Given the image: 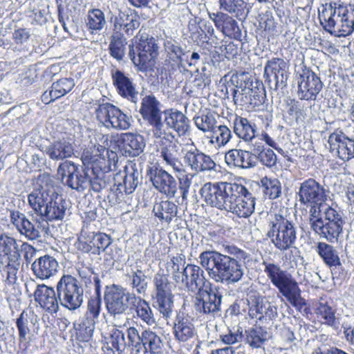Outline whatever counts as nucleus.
I'll list each match as a JSON object with an SVG mask.
<instances>
[{
    "label": "nucleus",
    "mask_w": 354,
    "mask_h": 354,
    "mask_svg": "<svg viewBox=\"0 0 354 354\" xmlns=\"http://www.w3.org/2000/svg\"><path fill=\"white\" fill-rule=\"evenodd\" d=\"M109 344L111 345V348H108V351L113 352V354H122L127 346L124 333L113 328L110 333Z\"/></svg>",
    "instance_id": "864d4df0"
},
{
    "label": "nucleus",
    "mask_w": 354,
    "mask_h": 354,
    "mask_svg": "<svg viewBox=\"0 0 354 354\" xmlns=\"http://www.w3.org/2000/svg\"><path fill=\"white\" fill-rule=\"evenodd\" d=\"M95 113L99 123L108 129L125 131L131 125V117L113 104H100Z\"/></svg>",
    "instance_id": "9d476101"
},
{
    "label": "nucleus",
    "mask_w": 354,
    "mask_h": 354,
    "mask_svg": "<svg viewBox=\"0 0 354 354\" xmlns=\"http://www.w3.org/2000/svg\"><path fill=\"white\" fill-rule=\"evenodd\" d=\"M165 121L169 128L174 129L180 136L185 135L189 130V120L180 111H171Z\"/></svg>",
    "instance_id": "a18cd8bd"
},
{
    "label": "nucleus",
    "mask_w": 354,
    "mask_h": 354,
    "mask_svg": "<svg viewBox=\"0 0 354 354\" xmlns=\"http://www.w3.org/2000/svg\"><path fill=\"white\" fill-rule=\"evenodd\" d=\"M66 210L64 201L62 196L55 192V196L51 197V200H49L39 216L45 221H61L65 216ZM47 225V223L45 222V225Z\"/></svg>",
    "instance_id": "c9c22d12"
},
{
    "label": "nucleus",
    "mask_w": 354,
    "mask_h": 354,
    "mask_svg": "<svg viewBox=\"0 0 354 354\" xmlns=\"http://www.w3.org/2000/svg\"><path fill=\"white\" fill-rule=\"evenodd\" d=\"M126 44L124 35L113 34L109 48L111 55L118 61L122 60L124 56Z\"/></svg>",
    "instance_id": "5fc2aeb1"
},
{
    "label": "nucleus",
    "mask_w": 354,
    "mask_h": 354,
    "mask_svg": "<svg viewBox=\"0 0 354 354\" xmlns=\"http://www.w3.org/2000/svg\"><path fill=\"white\" fill-rule=\"evenodd\" d=\"M183 171H174L179 181V188L182 194L183 200H186L192 184V178L189 174H187L184 165L182 166Z\"/></svg>",
    "instance_id": "69168bd1"
},
{
    "label": "nucleus",
    "mask_w": 354,
    "mask_h": 354,
    "mask_svg": "<svg viewBox=\"0 0 354 354\" xmlns=\"http://www.w3.org/2000/svg\"><path fill=\"white\" fill-rule=\"evenodd\" d=\"M57 176L62 183L77 191L82 192L89 187V176L81 172L78 165L73 162L61 163L57 169Z\"/></svg>",
    "instance_id": "dca6fc26"
},
{
    "label": "nucleus",
    "mask_w": 354,
    "mask_h": 354,
    "mask_svg": "<svg viewBox=\"0 0 354 354\" xmlns=\"http://www.w3.org/2000/svg\"><path fill=\"white\" fill-rule=\"evenodd\" d=\"M328 142L330 152L339 159L348 161L354 158V140L342 131L332 133L328 137Z\"/></svg>",
    "instance_id": "393cba45"
},
{
    "label": "nucleus",
    "mask_w": 354,
    "mask_h": 354,
    "mask_svg": "<svg viewBox=\"0 0 354 354\" xmlns=\"http://www.w3.org/2000/svg\"><path fill=\"white\" fill-rule=\"evenodd\" d=\"M184 163L196 173L215 171L216 165L212 157L199 150L192 142L182 149Z\"/></svg>",
    "instance_id": "ddd939ff"
},
{
    "label": "nucleus",
    "mask_w": 354,
    "mask_h": 354,
    "mask_svg": "<svg viewBox=\"0 0 354 354\" xmlns=\"http://www.w3.org/2000/svg\"><path fill=\"white\" fill-rule=\"evenodd\" d=\"M344 6L345 4L339 2H330L322 5L319 9V19L326 31L334 27L339 15L345 13Z\"/></svg>",
    "instance_id": "473e14b6"
},
{
    "label": "nucleus",
    "mask_w": 354,
    "mask_h": 354,
    "mask_svg": "<svg viewBox=\"0 0 354 354\" xmlns=\"http://www.w3.org/2000/svg\"><path fill=\"white\" fill-rule=\"evenodd\" d=\"M215 19V26L225 33L234 32L237 28L236 21L225 13L216 15Z\"/></svg>",
    "instance_id": "e2e57ef3"
},
{
    "label": "nucleus",
    "mask_w": 354,
    "mask_h": 354,
    "mask_svg": "<svg viewBox=\"0 0 354 354\" xmlns=\"http://www.w3.org/2000/svg\"><path fill=\"white\" fill-rule=\"evenodd\" d=\"M245 340L250 347L261 348L269 339L267 330L261 326H254L245 330Z\"/></svg>",
    "instance_id": "c03bdc74"
},
{
    "label": "nucleus",
    "mask_w": 354,
    "mask_h": 354,
    "mask_svg": "<svg viewBox=\"0 0 354 354\" xmlns=\"http://www.w3.org/2000/svg\"><path fill=\"white\" fill-rule=\"evenodd\" d=\"M157 151L158 157L166 167L171 168L173 171H183V164L180 159V147L177 142L169 138L162 139Z\"/></svg>",
    "instance_id": "b1692460"
},
{
    "label": "nucleus",
    "mask_w": 354,
    "mask_h": 354,
    "mask_svg": "<svg viewBox=\"0 0 354 354\" xmlns=\"http://www.w3.org/2000/svg\"><path fill=\"white\" fill-rule=\"evenodd\" d=\"M44 153L52 160H63L74 154V146L68 138L59 139L46 146Z\"/></svg>",
    "instance_id": "f704fd0d"
},
{
    "label": "nucleus",
    "mask_w": 354,
    "mask_h": 354,
    "mask_svg": "<svg viewBox=\"0 0 354 354\" xmlns=\"http://www.w3.org/2000/svg\"><path fill=\"white\" fill-rule=\"evenodd\" d=\"M33 250V247L27 243H21L7 235L0 236V271L3 276L6 275L7 281L14 283L16 279L20 266V251Z\"/></svg>",
    "instance_id": "20e7f679"
},
{
    "label": "nucleus",
    "mask_w": 354,
    "mask_h": 354,
    "mask_svg": "<svg viewBox=\"0 0 354 354\" xmlns=\"http://www.w3.org/2000/svg\"><path fill=\"white\" fill-rule=\"evenodd\" d=\"M205 203L240 218H248L254 211L255 198L242 184L234 183H205L200 189Z\"/></svg>",
    "instance_id": "f257e3e1"
},
{
    "label": "nucleus",
    "mask_w": 354,
    "mask_h": 354,
    "mask_svg": "<svg viewBox=\"0 0 354 354\" xmlns=\"http://www.w3.org/2000/svg\"><path fill=\"white\" fill-rule=\"evenodd\" d=\"M227 249L230 255L215 250L203 252L198 257L199 263L215 282L232 284L243 278V263L248 255L245 251L234 246H228Z\"/></svg>",
    "instance_id": "f03ea898"
},
{
    "label": "nucleus",
    "mask_w": 354,
    "mask_h": 354,
    "mask_svg": "<svg viewBox=\"0 0 354 354\" xmlns=\"http://www.w3.org/2000/svg\"><path fill=\"white\" fill-rule=\"evenodd\" d=\"M264 272L279 292L295 308H301L304 300L297 282L287 270L274 263L263 262Z\"/></svg>",
    "instance_id": "7ed1b4c3"
},
{
    "label": "nucleus",
    "mask_w": 354,
    "mask_h": 354,
    "mask_svg": "<svg viewBox=\"0 0 354 354\" xmlns=\"http://www.w3.org/2000/svg\"><path fill=\"white\" fill-rule=\"evenodd\" d=\"M56 290L62 306L75 310L82 305L84 290L75 277L69 274L63 275L57 283Z\"/></svg>",
    "instance_id": "6e6552de"
},
{
    "label": "nucleus",
    "mask_w": 354,
    "mask_h": 354,
    "mask_svg": "<svg viewBox=\"0 0 354 354\" xmlns=\"http://www.w3.org/2000/svg\"><path fill=\"white\" fill-rule=\"evenodd\" d=\"M211 133L209 142L217 148L225 146L231 140L232 134L231 130L226 125H216Z\"/></svg>",
    "instance_id": "8fccbe9b"
},
{
    "label": "nucleus",
    "mask_w": 354,
    "mask_h": 354,
    "mask_svg": "<svg viewBox=\"0 0 354 354\" xmlns=\"http://www.w3.org/2000/svg\"><path fill=\"white\" fill-rule=\"evenodd\" d=\"M95 323V321L86 316L74 323L77 339L81 342H88L93 336Z\"/></svg>",
    "instance_id": "de8ad7c7"
},
{
    "label": "nucleus",
    "mask_w": 354,
    "mask_h": 354,
    "mask_svg": "<svg viewBox=\"0 0 354 354\" xmlns=\"http://www.w3.org/2000/svg\"><path fill=\"white\" fill-rule=\"evenodd\" d=\"M148 123L151 127V131L155 138H160L161 140L169 138V137L173 138L171 133L168 132L169 129V126L162 120L161 115L148 121Z\"/></svg>",
    "instance_id": "13d9d810"
},
{
    "label": "nucleus",
    "mask_w": 354,
    "mask_h": 354,
    "mask_svg": "<svg viewBox=\"0 0 354 354\" xmlns=\"http://www.w3.org/2000/svg\"><path fill=\"white\" fill-rule=\"evenodd\" d=\"M316 313L323 324L333 326L337 324L335 310L321 299L317 306Z\"/></svg>",
    "instance_id": "3c124183"
},
{
    "label": "nucleus",
    "mask_w": 354,
    "mask_h": 354,
    "mask_svg": "<svg viewBox=\"0 0 354 354\" xmlns=\"http://www.w3.org/2000/svg\"><path fill=\"white\" fill-rule=\"evenodd\" d=\"M178 276V285L183 289L195 293L200 290L210 285L205 276L203 270L198 266L187 264L183 268V276Z\"/></svg>",
    "instance_id": "5701e85b"
},
{
    "label": "nucleus",
    "mask_w": 354,
    "mask_h": 354,
    "mask_svg": "<svg viewBox=\"0 0 354 354\" xmlns=\"http://www.w3.org/2000/svg\"><path fill=\"white\" fill-rule=\"evenodd\" d=\"M264 76L274 89L286 86L288 77V65L281 58L273 57L267 61L264 67Z\"/></svg>",
    "instance_id": "4be33fe9"
},
{
    "label": "nucleus",
    "mask_w": 354,
    "mask_h": 354,
    "mask_svg": "<svg viewBox=\"0 0 354 354\" xmlns=\"http://www.w3.org/2000/svg\"><path fill=\"white\" fill-rule=\"evenodd\" d=\"M106 24L104 14L100 9H93L88 11L87 26L93 30H102Z\"/></svg>",
    "instance_id": "052dcab7"
},
{
    "label": "nucleus",
    "mask_w": 354,
    "mask_h": 354,
    "mask_svg": "<svg viewBox=\"0 0 354 354\" xmlns=\"http://www.w3.org/2000/svg\"><path fill=\"white\" fill-rule=\"evenodd\" d=\"M121 141L125 153L129 156L135 157L140 155L145 147V138L138 133H122Z\"/></svg>",
    "instance_id": "e433bc0d"
},
{
    "label": "nucleus",
    "mask_w": 354,
    "mask_h": 354,
    "mask_svg": "<svg viewBox=\"0 0 354 354\" xmlns=\"http://www.w3.org/2000/svg\"><path fill=\"white\" fill-rule=\"evenodd\" d=\"M140 113L143 119L147 122L160 116L159 101L153 95L145 96L142 100Z\"/></svg>",
    "instance_id": "79ce46f5"
},
{
    "label": "nucleus",
    "mask_w": 354,
    "mask_h": 354,
    "mask_svg": "<svg viewBox=\"0 0 354 354\" xmlns=\"http://www.w3.org/2000/svg\"><path fill=\"white\" fill-rule=\"evenodd\" d=\"M268 236L274 247L284 252L297 249L294 245L297 240V227L295 225L280 214L271 215L269 221Z\"/></svg>",
    "instance_id": "39448f33"
},
{
    "label": "nucleus",
    "mask_w": 354,
    "mask_h": 354,
    "mask_svg": "<svg viewBox=\"0 0 354 354\" xmlns=\"http://www.w3.org/2000/svg\"><path fill=\"white\" fill-rule=\"evenodd\" d=\"M126 277L129 285L138 294L144 295L146 292L148 282L147 276L142 270L138 268L135 270L131 269V271L127 272Z\"/></svg>",
    "instance_id": "09e8293b"
},
{
    "label": "nucleus",
    "mask_w": 354,
    "mask_h": 354,
    "mask_svg": "<svg viewBox=\"0 0 354 354\" xmlns=\"http://www.w3.org/2000/svg\"><path fill=\"white\" fill-rule=\"evenodd\" d=\"M234 132L245 142L252 141L257 134V126L245 118L236 116L234 120Z\"/></svg>",
    "instance_id": "4c0bfd02"
},
{
    "label": "nucleus",
    "mask_w": 354,
    "mask_h": 354,
    "mask_svg": "<svg viewBox=\"0 0 354 354\" xmlns=\"http://www.w3.org/2000/svg\"><path fill=\"white\" fill-rule=\"evenodd\" d=\"M207 286L196 292L194 307L197 312L203 314H214L220 310L222 295L216 289Z\"/></svg>",
    "instance_id": "aec40b11"
},
{
    "label": "nucleus",
    "mask_w": 354,
    "mask_h": 354,
    "mask_svg": "<svg viewBox=\"0 0 354 354\" xmlns=\"http://www.w3.org/2000/svg\"><path fill=\"white\" fill-rule=\"evenodd\" d=\"M153 186L160 193L169 198H173L178 190L177 182L174 177L161 167H150L147 171Z\"/></svg>",
    "instance_id": "412c9836"
},
{
    "label": "nucleus",
    "mask_w": 354,
    "mask_h": 354,
    "mask_svg": "<svg viewBox=\"0 0 354 354\" xmlns=\"http://www.w3.org/2000/svg\"><path fill=\"white\" fill-rule=\"evenodd\" d=\"M261 184L264 195L270 199H276L281 196V185L277 178L267 176L261 179Z\"/></svg>",
    "instance_id": "603ef678"
},
{
    "label": "nucleus",
    "mask_w": 354,
    "mask_h": 354,
    "mask_svg": "<svg viewBox=\"0 0 354 354\" xmlns=\"http://www.w3.org/2000/svg\"><path fill=\"white\" fill-rule=\"evenodd\" d=\"M255 158L252 157L249 150L240 149H230L225 153V162L230 168L250 169L256 165Z\"/></svg>",
    "instance_id": "72a5a7b5"
},
{
    "label": "nucleus",
    "mask_w": 354,
    "mask_h": 354,
    "mask_svg": "<svg viewBox=\"0 0 354 354\" xmlns=\"http://www.w3.org/2000/svg\"><path fill=\"white\" fill-rule=\"evenodd\" d=\"M102 300L100 297H91L87 304L84 316L97 322L101 312Z\"/></svg>",
    "instance_id": "774afa93"
},
{
    "label": "nucleus",
    "mask_w": 354,
    "mask_h": 354,
    "mask_svg": "<svg viewBox=\"0 0 354 354\" xmlns=\"http://www.w3.org/2000/svg\"><path fill=\"white\" fill-rule=\"evenodd\" d=\"M112 240L104 233L89 232L83 229L77 239V248L84 252L100 254L101 250L107 249Z\"/></svg>",
    "instance_id": "a211bd4d"
},
{
    "label": "nucleus",
    "mask_w": 354,
    "mask_h": 354,
    "mask_svg": "<svg viewBox=\"0 0 354 354\" xmlns=\"http://www.w3.org/2000/svg\"><path fill=\"white\" fill-rule=\"evenodd\" d=\"M259 95L257 91L249 86H244L241 91L234 89L233 91V99L234 103L242 106L254 107L260 100H257Z\"/></svg>",
    "instance_id": "a19ab883"
},
{
    "label": "nucleus",
    "mask_w": 354,
    "mask_h": 354,
    "mask_svg": "<svg viewBox=\"0 0 354 354\" xmlns=\"http://www.w3.org/2000/svg\"><path fill=\"white\" fill-rule=\"evenodd\" d=\"M111 77L113 84L115 87L118 93L122 97L136 102L138 92L136 89L132 78L128 74L117 68L111 70Z\"/></svg>",
    "instance_id": "bb28decb"
},
{
    "label": "nucleus",
    "mask_w": 354,
    "mask_h": 354,
    "mask_svg": "<svg viewBox=\"0 0 354 354\" xmlns=\"http://www.w3.org/2000/svg\"><path fill=\"white\" fill-rule=\"evenodd\" d=\"M10 216L11 223L20 234L30 241L39 240L48 229L44 223L37 221H30L19 211H12Z\"/></svg>",
    "instance_id": "f3484780"
},
{
    "label": "nucleus",
    "mask_w": 354,
    "mask_h": 354,
    "mask_svg": "<svg viewBox=\"0 0 354 354\" xmlns=\"http://www.w3.org/2000/svg\"><path fill=\"white\" fill-rule=\"evenodd\" d=\"M35 300L49 313H56L59 310V299L54 288L45 284L38 285L34 292Z\"/></svg>",
    "instance_id": "c756f323"
},
{
    "label": "nucleus",
    "mask_w": 354,
    "mask_h": 354,
    "mask_svg": "<svg viewBox=\"0 0 354 354\" xmlns=\"http://www.w3.org/2000/svg\"><path fill=\"white\" fill-rule=\"evenodd\" d=\"M316 250L324 262L330 268L341 266L340 259L333 246L324 242H319Z\"/></svg>",
    "instance_id": "49530a36"
},
{
    "label": "nucleus",
    "mask_w": 354,
    "mask_h": 354,
    "mask_svg": "<svg viewBox=\"0 0 354 354\" xmlns=\"http://www.w3.org/2000/svg\"><path fill=\"white\" fill-rule=\"evenodd\" d=\"M219 3L221 9L236 17L242 14L245 6L244 0H219Z\"/></svg>",
    "instance_id": "0e129e2a"
},
{
    "label": "nucleus",
    "mask_w": 354,
    "mask_h": 354,
    "mask_svg": "<svg viewBox=\"0 0 354 354\" xmlns=\"http://www.w3.org/2000/svg\"><path fill=\"white\" fill-rule=\"evenodd\" d=\"M133 301L131 307L135 310L137 317L148 326L156 324V318L149 303L136 295Z\"/></svg>",
    "instance_id": "58836bf2"
},
{
    "label": "nucleus",
    "mask_w": 354,
    "mask_h": 354,
    "mask_svg": "<svg viewBox=\"0 0 354 354\" xmlns=\"http://www.w3.org/2000/svg\"><path fill=\"white\" fill-rule=\"evenodd\" d=\"M345 13L340 15L334 27L327 32L335 37H346L354 31V5L345 4Z\"/></svg>",
    "instance_id": "2f4dec72"
},
{
    "label": "nucleus",
    "mask_w": 354,
    "mask_h": 354,
    "mask_svg": "<svg viewBox=\"0 0 354 354\" xmlns=\"http://www.w3.org/2000/svg\"><path fill=\"white\" fill-rule=\"evenodd\" d=\"M152 284V297L155 300L156 306L162 317L167 319L171 317L174 308L173 283L167 274L163 270H159L154 274Z\"/></svg>",
    "instance_id": "0eeeda50"
},
{
    "label": "nucleus",
    "mask_w": 354,
    "mask_h": 354,
    "mask_svg": "<svg viewBox=\"0 0 354 354\" xmlns=\"http://www.w3.org/2000/svg\"><path fill=\"white\" fill-rule=\"evenodd\" d=\"M53 196H55V189L52 180L48 176H43L28 194V205L39 216Z\"/></svg>",
    "instance_id": "4468645a"
},
{
    "label": "nucleus",
    "mask_w": 354,
    "mask_h": 354,
    "mask_svg": "<svg viewBox=\"0 0 354 354\" xmlns=\"http://www.w3.org/2000/svg\"><path fill=\"white\" fill-rule=\"evenodd\" d=\"M297 96L301 100L314 101L323 88L320 77L311 69L301 67L296 73Z\"/></svg>",
    "instance_id": "9b49d317"
},
{
    "label": "nucleus",
    "mask_w": 354,
    "mask_h": 354,
    "mask_svg": "<svg viewBox=\"0 0 354 354\" xmlns=\"http://www.w3.org/2000/svg\"><path fill=\"white\" fill-rule=\"evenodd\" d=\"M113 24V34L132 35L134 30L139 28V17L133 14H129L127 11L119 10L118 15L111 18Z\"/></svg>",
    "instance_id": "cd10ccee"
},
{
    "label": "nucleus",
    "mask_w": 354,
    "mask_h": 354,
    "mask_svg": "<svg viewBox=\"0 0 354 354\" xmlns=\"http://www.w3.org/2000/svg\"><path fill=\"white\" fill-rule=\"evenodd\" d=\"M167 266L168 268H170L174 280L178 283V277L183 276V268L185 267L183 258L180 256L174 257L171 259L170 261L167 262Z\"/></svg>",
    "instance_id": "338daca9"
},
{
    "label": "nucleus",
    "mask_w": 354,
    "mask_h": 354,
    "mask_svg": "<svg viewBox=\"0 0 354 354\" xmlns=\"http://www.w3.org/2000/svg\"><path fill=\"white\" fill-rule=\"evenodd\" d=\"M196 127L203 132H211L217 124L216 115L213 113H207L194 117Z\"/></svg>",
    "instance_id": "6e6d98bb"
},
{
    "label": "nucleus",
    "mask_w": 354,
    "mask_h": 354,
    "mask_svg": "<svg viewBox=\"0 0 354 354\" xmlns=\"http://www.w3.org/2000/svg\"><path fill=\"white\" fill-rule=\"evenodd\" d=\"M157 46L151 39H144L142 36L139 39L136 46L137 53H136L133 47L129 46V57L133 64L140 68L146 69L154 64V59L157 55Z\"/></svg>",
    "instance_id": "6ab92c4d"
},
{
    "label": "nucleus",
    "mask_w": 354,
    "mask_h": 354,
    "mask_svg": "<svg viewBox=\"0 0 354 354\" xmlns=\"http://www.w3.org/2000/svg\"><path fill=\"white\" fill-rule=\"evenodd\" d=\"M75 86L72 78H62L53 83L51 88L54 97L60 98L69 93Z\"/></svg>",
    "instance_id": "bf43d9fd"
},
{
    "label": "nucleus",
    "mask_w": 354,
    "mask_h": 354,
    "mask_svg": "<svg viewBox=\"0 0 354 354\" xmlns=\"http://www.w3.org/2000/svg\"><path fill=\"white\" fill-rule=\"evenodd\" d=\"M322 204H310L306 205L310 206L309 209V224L310 229L317 234L318 230H320L321 225H322V218L321 212L323 209H321ZM323 227V225H322Z\"/></svg>",
    "instance_id": "680f3d73"
},
{
    "label": "nucleus",
    "mask_w": 354,
    "mask_h": 354,
    "mask_svg": "<svg viewBox=\"0 0 354 354\" xmlns=\"http://www.w3.org/2000/svg\"><path fill=\"white\" fill-rule=\"evenodd\" d=\"M173 334L180 343L189 342L197 337V330L191 319L179 314L174 322Z\"/></svg>",
    "instance_id": "c85d7f7f"
},
{
    "label": "nucleus",
    "mask_w": 354,
    "mask_h": 354,
    "mask_svg": "<svg viewBox=\"0 0 354 354\" xmlns=\"http://www.w3.org/2000/svg\"><path fill=\"white\" fill-rule=\"evenodd\" d=\"M135 295L136 294L120 285L106 286L104 299L108 313L114 319L119 318L131 306Z\"/></svg>",
    "instance_id": "1a4fd4ad"
},
{
    "label": "nucleus",
    "mask_w": 354,
    "mask_h": 354,
    "mask_svg": "<svg viewBox=\"0 0 354 354\" xmlns=\"http://www.w3.org/2000/svg\"><path fill=\"white\" fill-rule=\"evenodd\" d=\"M142 349L148 354H161L163 350V342L159 335L151 329L142 331Z\"/></svg>",
    "instance_id": "ea45409f"
},
{
    "label": "nucleus",
    "mask_w": 354,
    "mask_h": 354,
    "mask_svg": "<svg viewBox=\"0 0 354 354\" xmlns=\"http://www.w3.org/2000/svg\"><path fill=\"white\" fill-rule=\"evenodd\" d=\"M140 174L138 170L133 168L126 169V175L123 178V183L120 184V187H123L124 192L127 194L133 193L139 183Z\"/></svg>",
    "instance_id": "4d7b16f0"
},
{
    "label": "nucleus",
    "mask_w": 354,
    "mask_h": 354,
    "mask_svg": "<svg viewBox=\"0 0 354 354\" xmlns=\"http://www.w3.org/2000/svg\"><path fill=\"white\" fill-rule=\"evenodd\" d=\"M246 305L248 307V315L252 319H258L266 322L272 320L277 317V307L271 302L265 300L259 293L254 292L248 295L245 300L241 299L239 304L233 306L235 312L236 306Z\"/></svg>",
    "instance_id": "f8f14e48"
},
{
    "label": "nucleus",
    "mask_w": 354,
    "mask_h": 354,
    "mask_svg": "<svg viewBox=\"0 0 354 354\" xmlns=\"http://www.w3.org/2000/svg\"><path fill=\"white\" fill-rule=\"evenodd\" d=\"M324 220L322 219V225L317 232V235L326 239L330 243L337 241L342 232L344 221L342 214L330 206L322 207Z\"/></svg>",
    "instance_id": "2eb2a0df"
},
{
    "label": "nucleus",
    "mask_w": 354,
    "mask_h": 354,
    "mask_svg": "<svg viewBox=\"0 0 354 354\" xmlns=\"http://www.w3.org/2000/svg\"><path fill=\"white\" fill-rule=\"evenodd\" d=\"M153 212L155 216L162 222H165L169 224L171 220L176 216L178 207L173 202L162 201L154 205Z\"/></svg>",
    "instance_id": "37998d69"
},
{
    "label": "nucleus",
    "mask_w": 354,
    "mask_h": 354,
    "mask_svg": "<svg viewBox=\"0 0 354 354\" xmlns=\"http://www.w3.org/2000/svg\"><path fill=\"white\" fill-rule=\"evenodd\" d=\"M299 202L304 205L322 204L326 200V189L313 178H308L300 184Z\"/></svg>",
    "instance_id": "a878e982"
},
{
    "label": "nucleus",
    "mask_w": 354,
    "mask_h": 354,
    "mask_svg": "<svg viewBox=\"0 0 354 354\" xmlns=\"http://www.w3.org/2000/svg\"><path fill=\"white\" fill-rule=\"evenodd\" d=\"M31 267L37 279L46 280L57 274L59 263L55 257L46 254L35 259Z\"/></svg>",
    "instance_id": "7c9ffc66"
},
{
    "label": "nucleus",
    "mask_w": 354,
    "mask_h": 354,
    "mask_svg": "<svg viewBox=\"0 0 354 354\" xmlns=\"http://www.w3.org/2000/svg\"><path fill=\"white\" fill-rule=\"evenodd\" d=\"M107 135L96 134L91 138L84 149L82 160L84 165L91 167L93 172H102V174L111 170V160L109 158Z\"/></svg>",
    "instance_id": "423d86ee"
}]
</instances>
